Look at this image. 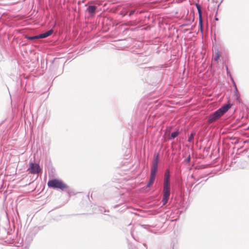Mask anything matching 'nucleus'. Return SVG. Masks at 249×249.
<instances>
[{
  "mask_svg": "<svg viewBox=\"0 0 249 249\" xmlns=\"http://www.w3.org/2000/svg\"><path fill=\"white\" fill-rule=\"evenodd\" d=\"M194 137V134H192L190 136V137H189V141H191V140H192V139H193Z\"/></svg>",
  "mask_w": 249,
  "mask_h": 249,
  "instance_id": "nucleus-13",
  "label": "nucleus"
},
{
  "mask_svg": "<svg viewBox=\"0 0 249 249\" xmlns=\"http://www.w3.org/2000/svg\"><path fill=\"white\" fill-rule=\"evenodd\" d=\"M187 160H188V161H189V160H190V158H189V159H187Z\"/></svg>",
  "mask_w": 249,
  "mask_h": 249,
  "instance_id": "nucleus-17",
  "label": "nucleus"
},
{
  "mask_svg": "<svg viewBox=\"0 0 249 249\" xmlns=\"http://www.w3.org/2000/svg\"><path fill=\"white\" fill-rule=\"evenodd\" d=\"M47 184L49 187L53 188H58L63 190L68 188V186L62 180L57 179H53L49 180Z\"/></svg>",
  "mask_w": 249,
  "mask_h": 249,
  "instance_id": "nucleus-3",
  "label": "nucleus"
},
{
  "mask_svg": "<svg viewBox=\"0 0 249 249\" xmlns=\"http://www.w3.org/2000/svg\"><path fill=\"white\" fill-rule=\"evenodd\" d=\"M53 30L51 29L47 32L41 34L37 36H25V37L28 39H37L39 38H46L50 36H51L53 33Z\"/></svg>",
  "mask_w": 249,
  "mask_h": 249,
  "instance_id": "nucleus-4",
  "label": "nucleus"
},
{
  "mask_svg": "<svg viewBox=\"0 0 249 249\" xmlns=\"http://www.w3.org/2000/svg\"><path fill=\"white\" fill-rule=\"evenodd\" d=\"M170 186V171L167 169L164 174V185Z\"/></svg>",
  "mask_w": 249,
  "mask_h": 249,
  "instance_id": "nucleus-7",
  "label": "nucleus"
},
{
  "mask_svg": "<svg viewBox=\"0 0 249 249\" xmlns=\"http://www.w3.org/2000/svg\"><path fill=\"white\" fill-rule=\"evenodd\" d=\"M28 171L31 174H37L40 172L41 168L38 164L30 163Z\"/></svg>",
  "mask_w": 249,
  "mask_h": 249,
  "instance_id": "nucleus-6",
  "label": "nucleus"
},
{
  "mask_svg": "<svg viewBox=\"0 0 249 249\" xmlns=\"http://www.w3.org/2000/svg\"><path fill=\"white\" fill-rule=\"evenodd\" d=\"M187 160H188V161H189V160H190V158H189V159H187Z\"/></svg>",
  "mask_w": 249,
  "mask_h": 249,
  "instance_id": "nucleus-16",
  "label": "nucleus"
},
{
  "mask_svg": "<svg viewBox=\"0 0 249 249\" xmlns=\"http://www.w3.org/2000/svg\"><path fill=\"white\" fill-rule=\"evenodd\" d=\"M219 58V55L218 53H216L213 57V60L215 61H217Z\"/></svg>",
  "mask_w": 249,
  "mask_h": 249,
  "instance_id": "nucleus-12",
  "label": "nucleus"
},
{
  "mask_svg": "<svg viewBox=\"0 0 249 249\" xmlns=\"http://www.w3.org/2000/svg\"><path fill=\"white\" fill-rule=\"evenodd\" d=\"M198 14H199V23H200L201 26H202V18L201 10L198 9Z\"/></svg>",
  "mask_w": 249,
  "mask_h": 249,
  "instance_id": "nucleus-10",
  "label": "nucleus"
},
{
  "mask_svg": "<svg viewBox=\"0 0 249 249\" xmlns=\"http://www.w3.org/2000/svg\"><path fill=\"white\" fill-rule=\"evenodd\" d=\"M135 11H133V10H131L130 13H129V16H132L134 13Z\"/></svg>",
  "mask_w": 249,
  "mask_h": 249,
  "instance_id": "nucleus-14",
  "label": "nucleus"
},
{
  "mask_svg": "<svg viewBox=\"0 0 249 249\" xmlns=\"http://www.w3.org/2000/svg\"><path fill=\"white\" fill-rule=\"evenodd\" d=\"M196 7H197V10H198V9H201V7L198 4H196Z\"/></svg>",
  "mask_w": 249,
  "mask_h": 249,
  "instance_id": "nucleus-15",
  "label": "nucleus"
},
{
  "mask_svg": "<svg viewBox=\"0 0 249 249\" xmlns=\"http://www.w3.org/2000/svg\"><path fill=\"white\" fill-rule=\"evenodd\" d=\"M96 9V6H89L88 8V11L89 13H90L91 14H92L94 13Z\"/></svg>",
  "mask_w": 249,
  "mask_h": 249,
  "instance_id": "nucleus-8",
  "label": "nucleus"
},
{
  "mask_svg": "<svg viewBox=\"0 0 249 249\" xmlns=\"http://www.w3.org/2000/svg\"><path fill=\"white\" fill-rule=\"evenodd\" d=\"M234 87H235V96L236 97V99L237 100H238L240 97L239 93L237 90V87L235 84H234Z\"/></svg>",
  "mask_w": 249,
  "mask_h": 249,
  "instance_id": "nucleus-9",
  "label": "nucleus"
},
{
  "mask_svg": "<svg viewBox=\"0 0 249 249\" xmlns=\"http://www.w3.org/2000/svg\"><path fill=\"white\" fill-rule=\"evenodd\" d=\"M231 107L229 104L226 105L210 115L208 122L212 123L222 116Z\"/></svg>",
  "mask_w": 249,
  "mask_h": 249,
  "instance_id": "nucleus-1",
  "label": "nucleus"
},
{
  "mask_svg": "<svg viewBox=\"0 0 249 249\" xmlns=\"http://www.w3.org/2000/svg\"><path fill=\"white\" fill-rule=\"evenodd\" d=\"M159 162V155L157 154L154 160L153 164L151 168V173L149 182L147 185V187H150L154 183L155 179L156 173L158 171V166Z\"/></svg>",
  "mask_w": 249,
  "mask_h": 249,
  "instance_id": "nucleus-2",
  "label": "nucleus"
},
{
  "mask_svg": "<svg viewBox=\"0 0 249 249\" xmlns=\"http://www.w3.org/2000/svg\"><path fill=\"white\" fill-rule=\"evenodd\" d=\"M178 131H175V132H173L171 133V137L173 139H174L176 137L178 136Z\"/></svg>",
  "mask_w": 249,
  "mask_h": 249,
  "instance_id": "nucleus-11",
  "label": "nucleus"
},
{
  "mask_svg": "<svg viewBox=\"0 0 249 249\" xmlns=\"http://www.w3.org/2000/svg\"><path fill=\"white\" fill-rule=\"evenodd\" d=\"M163 198L162 199L163 205H165L168 201L170 194V186L164 185L163 186Z\"/></svg>",
  "mask_w": 249,
  "mask_h": 249,
  "instance_id": "nucleus-5",
  "label": "nucleus"
}]
</instances>
